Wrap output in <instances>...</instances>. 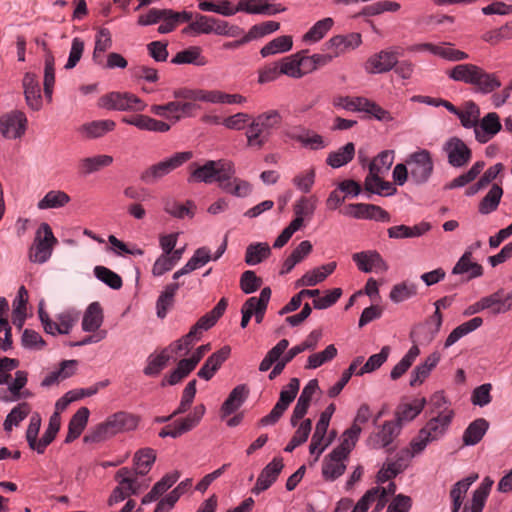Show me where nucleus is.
Instances as JSON below:
<instances>
[{
	"instance_id": "obj_1",
	"label": "nucleus",
	"mask_w": 512,
	"mask_h": 512,
	"mask_svg": "<svg viewBox=\"0 0 512 512\" xmlns=\"http://www.w3.org/2000/svg\"><path fill=\"white\" fill-rule=\"evenodd\" d=\"M190 179L206 184L218 183L221 189H232L231 192H245L251 189L247 181L235 177L234 165L226 159L206 161L191 172Z\"/></svg>"
},
{
	"instance_id": "obj_2",
	"label": "nucleus",
	"mask_w": 512,
	"mask_h": 512,
	"mask_svg": "<svg viewBox=\"0 0 512 512\" xmlns=\"http://www.w3.org/2000/svg\"><path fill=\"white\" fill-rule=\"evenodd\" d=\"M434 171L431 153L426 149H419L409 154L404 163L395 165L392 171L394 184L403 186L406 182L416 187L426 184Z\"/></svg>"
},
{
	"instance_id": "obj_3",
	"label": "nucleus",
	"mask_w": 512,
	"mask_h": 512,
	"mask_svg": "<svg viewBox=\"0 0 512 512\" xmlns=\"http://www.w3.org/2000/svg\"><path fill=\"white\" fill-rule=\"evenodd\" d=\"M394 162V151L384 150L381 151L373 160L369 163V173L365 178L364 192H397L394 186V181L390 182L386 180L391 166Z\"/></svg>"
},
{
	"instance_id": "obj_4",
	"label": "nucleus",
	"mask_w": 512,
	"mask_h": 512,
	"mask_svg": "<svg viewBox=\"0 0 512 512\" xmlns=\"http://www.w3.org/2000/svg\"><path fill=\"white\" fill-rule=\"evenodd\" d=\"M453 416L452 410L444 409L429 419L425 426L420 429L418 435L411 441V456L421 453L429 443L441 439L447 432Z\"/></svg>"
},
{
	"instance_id": "obj_5",
	"label": "nucleus",
	"mask_w": 512,
	"mask_h": 512,
	"mask_svg": "<svg viewBox=\"0 0 512 512\" xmlns=\"http://www.w3.org/2000/svg\"><path fill=\"white\" fill-rule=\"evenodd\" d=\"M137 425L138 419L136 416L127 412H117L108 417L105 422L97 425L90 433L85 435L84 441L86 443L101 442L116 435L117 433L133 430Z\"/></svg>"
},
{
	"instance_id": "obj_6",
	"label": "nucleus",
	"mask_w": 512,
	"mask_h": 512,
	"mask_svg": "<svg viewBox=\"0 0 512 512\" xmlns=\"http://www.w3.org/2000/svg\"><path fill=\"white\" fill-rule=\"evenodd\" d=\"M282 117L277 110H269L255 117L248 126L247 144L262 148L269 140L271 132L280 126Z\"/></svg>"
},
{
	"instance_id": "obj_7",
	"label": "nucleus",
	"mask_w": 512,
	"mask_h": 512,
	"mask_svg": "<svg viewBox=\"0 0 512 512\" xmlns=\"http://www.w3.org/2000/svg\"><path fill=\"white\" fill-rule=\"evenodd\" d=\"M289 346V341L287 339L280 340L272 349H270L263 360L259 365V370L261 372L268 371L273 365V369L268 375L270 380H274L277 376H279L286 365L291 362L298 354L299 349H295L292 347L285 354V350Z\"/></svg>"
},
{
	"instance_id": "obj_8",
	"label": "nucleus",
	"mask_w": 512,
	"mask_h": 512,
	"mask_svg": "<svg viewBox=\"0 0 512 512\" xmlns=\"http://www.w3.org/2000/svg\"><path fill=\"white\" fill-rule=\"evenodd\" d=\"M193 157L191 151L177 152L171 157L151 165L141 174V180L147 184L157 182L163 176L182 166Z\"/></svg>"
},
{
	"instance_id": "obj_9",
	"label": "nucleus",
	"mask_w": 512,
	"mask_h": 512,
	"mask_svg": "<svg viewBox=\"0 0 512 512\" xmlns=\"http://www.w3.org/2000/svg\"><path fill=\"white\" fill-rule=\"evenodd\" d=\"M56 243L57 239L54 237L51 227L47 223H42L30 249V260L35 263L46 262L50 258L53 246Z\"/></svg>"
},
{
	"instance_id": "obj_10",
	"label": "nucleus",
	"mask_w": 512,
	"mask_h": 512,
	"mask_svg": "<svg viewBox=\"0 0 512 512\" xmlns=\"http://www.w3.org/2000/svg\"><path fill=\"white\" fill-rule=\"evenodd\" d=\"M443 150L447 155L448 163L454 168L466 166L472 158L471 149L458 137L449 138L445 142Z\"/></svg>"
},
{
	"instance_id": "obj_11",
	"label": "nucleus",
	"mask_w": 512,
	"mask_h": 512,
	"mask_svg": "<svg viewBox=\"0 0 512 512\" xmlns=\"http://www.w3.org/2000/svg\"><path fill=\"white\" fill-rule=\"evenodd\" d=\"M27 118L20 110H14L0 118V132L4 138L17 139L24 135Z\"/></svg>"
},
{
	"instance_id": "obj_12",
	"label": "nucleus",
	"mask_w": 512,
	"mask_h": 512,
	"mask_svg": "<svg viewBox=\"0 0 512 512\" xmlns=\"http://www.w3.org/2000/svg\"><path fill=\"white\" fill-rule=\"evenodd\" d=\"M341 213L358 218V219H370V220H376L381 222H389L390 221V215L387 211L382 209L380 206L374 205V204H364V203H357V204H349L346 205L342 210Z\"/></svg>"
},
{
	"instance_id": "obj_13",
	"label": "nucleus",
	"mask_w": 512,
	"mask_h": 512,
	"mask_svg": "<svg viewBox=\"0 0 512 512\" xmlns=\"http://www.w3.org/2000/svg\"><path fill=\"white\" fill-rule=\"evenodd\" d=\"M353 261L358 269L362 272L369 273L371 271L386 272L388 265L382 256L375 250L362 251L352 255Z\"/></svg>"
},
{
	"instance_id": "obj_14",
	"label": "nucleus",
	"mask_w": 512,
	"mask_h": 512,
	"mask_svg": "<svg viewBox=\"0 0 512 512\" xmlns=\"http://www.w3.org/2000/svg\"><path fill=\"white\" fill-rule=\"evenodd\" d=\"M284 467L283 460L280 457L274 458L268 463L259 474L256 484L252 489L254 494H260L267 490L277 480Z\"/></svg>"
},
{
	"instance_id": "obj_15",
	"label": "nucleus",
	"mask_w": 512,
	"mask_h": 512,
	"mask_svg": "<svg viewBox=\"0 0 512 512\" xmlns=\"http://www.w3.org/2000/svg\"><path fill=\"white\" fill-rule=\"evenodd\" d=\"M502 128L500 118L497 113L490 112L479 120L475 127V139L485 144L489 142Z\"/></svg>"
},
{
	"instance_id": "obj_16",
	"label": "nucleus",
	"mask_w": 512,
	"mask_h": 512,
	"mask_svg": "<svg viewBox=\"0 0 512 512\" xmlns=\"http://www.w3.org/2000/svg\"><path fill=\"white\" fill-rule=\"evenodd\" d=\"M402 427L400 423L394 421H386L379 431L370 435L368 443L372 448H388L394 439L400 434Z\"/></svg>"
},
{
	"instance_id": "obj_17",
	"label": "nucleus",
	"mask_w": 512,
	"mask_h": 512,
	"mask_svg": "<svg viewBox=\"0 0 512 512\" xmlns=\"http://www.w3.org/2000/svg\"><path fill=\"white\" fill-rule=\"evenodd\" d=\"M22 85L27 106L33 111H39L42 108V96L36 75L30 72L25 73Z\"/></svg>"
},
{
	"instance_id": "obj_18",
	"label": "nucleus",
	"mask_w": 512,
	"mask_h": 512,
	"mask_svg": "<svg viewBox=\"0 0 512 512\" xmlns=\"http://www.w3.org/2000/svg\"><path fill=\"white\" fill-rule=\"evenodd\" d=\"M236 10L248 14L275 15L284 12L286 7L281 4L266 3L264 0H240Z\"/></svg>"
},
{
	"instance_id": "obj_19",
	"label": "nucleus",
	"mask_w": 512,
	"mask_h": 512,
	"mask_svg": "<svg viewBox=\"0 0 512 512\" xmlns=\"http://www.w3.org/2000/svg\"><path fill=\"white\" fill-rule=\"evenodd\" d=\"M362 43L361 34L350 33L347 35H336L327 41L324 46L326 50H334L331 56L337 57L347 50H353Z\"/></svg>"
},
{
	"instance_id": "obj_20",
	"label": "nucleus",
	"mask_w": 512,
	"mask_h": 512,
	"mask_svg": "<svg viewBox=\"0 0 512 512\" xmlns=\"http://www.w3.org/2000/svg\"><path fill=\"white\" fill-rule=\"evenodd\" d=\"M401 54L393 50H382L368 59V65L371 67V73H386L393 69L397 64V59Z\"/></svg>"
},
{
	"instance_id": "obj_21",
	"label": "nucleus",
	"mask_w": 512,
	"mask_h": 512,
	"mask_svg": "<svg viewBox=\"0 0 512 512\" xmlns=\"http://www.w3.org/2000/svg\"><path fill=\"white\" fill-rule=\"evenodd\" d=\"M230 352L231 348L229 346H223L220 350L210 355L198 371V377L207 381L210 380L228 359Z\"/></svg>"
},
{
	"instance_id": "obj_22",
	"label": "nucleus",
	"mask_w": 512,
	"mask_h": 512,
	"mask_svg": "<svg viewBox=\"0 0 512 512\" xmlns=\"http://www.w3.org/2000/svg\"><path fill=\"white\" fill-rule=\"evenodd\" d=\"M483 274V267L472 261V252L465 251L452 269V275H465L463 281L480 277Z\"/></svg>"
},
{
	"instance_id": "obj_23",
	"label": "nucleus",
	"mask_w": 512,
	"mask_h": 512,
	"mask_svg": "<svg viewBox=\"0 0 512 512\" xmlns=\"http://www.w3.org/2000/svg\"><path fill=\"white\" fill-rule=\"evenodd\" d=\"M347 456L341 454L334 455V450L324 458L322 464V474L326 480L334 481L340 477L346 469L344 461Z\"/></svg>"
},
{
	"instance_id": "obj_24",
	"label": "nucleus",
	"mask_w": 512,
	"mask_h": 512,
	"mask_svg": "<svg viewBox=\"0 0 512 512\" xmlns=\"http://www.w3.org/2000/svg\"><path fill=\"white\" fill-rule=\"evenodd\" d=\"M512 291L505 294L503 290L481 298L484 309H491L493 314L505 313L512 309Z\"/></svg>"
},
{
	"instance_id": "obj_25",
	"label": "nucleus",
	"mask_w": 512,
	"mask_h": 512,
	"mask_svg": "<svg viewBox=\"0 0 512 512\" xmlns=\"http://www.w3.org/2000/svg\"><path fill=\"white\" fill-rule=\"evenodd\" d=\"M163 209L166 213L177 219L193 218L196 211V205L193 201H177L173 198H166L163 202Z\"/></svg>"
},
{
	"instance_id": "obj_26",
	"label": "nucleus",
	"mask_w": 512,
	"mask_h": 512,
	"mask_svg": "<svg viewBox=\"0 0 512 512\" xmlns=\"http://www.w3.org/2000/svg\"><path fill=\"white\" fill-rule=\"evenodd\" d=\"M336 268L335 262H330L321 267L306 272L300 279L296 281L297 287L315 286L324 281L328 275L332 274Z\"/></svg>"
},
{
	"instance_id": "obj_27",
	"label": "nucleus",
	"mask_w": 512,
	"mask_h": 512,
	"mask_svg": "<svg viewBox=\"0 0 512 512\" xmlns=\"http://www.w3.org/2000/svg\"><path fill=\"white\" fill-rule=\"evenodd\" d=\"M180 288L179 283H170L165 286L156 301V314L160 319H164L175 302V295Z\"/></svg>"
},
{
	"instance_id": "obj_28",
	"label": "nucleus",
	"mask_w": 512,
	"mask_h": 512,
	"mask_svg": "<svg viewBox=\"0 0 512 512\" xmlns=\"http://www.w3.org/2000/svg\"><path fill=\"white\" fill-rule=\"evenodd\" d=\"M472 86L476 88L477 92L486 95L500 88L501 81L495 73H489L482 67H479L476 80L473 81Z\"/></svg>"
},
{
	"instance_id": "obj_29",
	"label": "nucleus",
	"mask_w": 512,
	"mask_h": 512,
	"mask_svg": "<svg viewBox=\"0 0 512 512\" xmlns=\"http://www.w3.org/2000/svg\"><path fill=\"white\" fill-rule=\"evenodd\" d=\"M431 229L428 222H421L412 227L406 225H396L390 227L387 232L390 238L403 239L420 237Z\"/></svg>"
},
{
	"instance_id": "obj_30",
	"label": "nucleus",
	"mask_w": 512,
	"mask_h": 512,
	"mask_svg": "<svg viewBox=\"0 0 512 512\" xmlns=\"http://www.w3.org/2000/svg\"><path fill=\"white\" fill-rule=\"evenodd\" d=\"M425 403L426 400L424 398H417L410 403L400 404L396 410L395 421L402 426L404 422L413 420L421 413Z\"/></svg>"
},
{
	"instance_id": "obj_31",
	"label": "nucleus",
	"mask_w": 512,
	"mask_h": 512,
	"mask_svg": "<svg viewBox=\"0 0 512 512\" xmlns=\"http://www.w3.org/2000/svg\"><path fill=\"white\" fill-rule=\"evenodd\" d=\"M89 414L88 408L81 407L72 416L68 425V433L65 439L66 443H71L81 435L88 422Z\"/></svg>"
},
{
	"instance_id": "obj_32",
	"label": "nucleus",
	"mask_w": 512,
	"mask_h": 512,
	"mask_svg": "<svg viewBox=\"0 0 512 512\" xmlns=\"http://www.w3.org/2000/svg\"><path fill=\"white\" fill-rule=\"evenodd\" d=\"M488 427L489 423L484 418H478L471 422L463 433V444L472 446L479 443L487 432Z\"/></svg>"
},
{
	"instance_id": "obj_33",
	"label": "nucleus",
	"mask_w": 512,
	"mask_h": 512,
	"mask_svg": "<svg viewBox=\"0 0 512 512\" xmlns=\"http://www.w3.org/2000/svg\"><path fill=\"white\" fill-rule=\"evenodd\" d=\"M248 394L249 390L246 385L236 386L222 404L221 411L224 416L234 413L244 403Z\"/></svg>"
},
{
	"instance_id": "obj_34",
	"label": "nucleus",
	"mask_w": 512,
	"mask_h": 512,
	"mask_svg": "<svg viewBox=\"0 0 512 512\" xmlns=\"http://www.w3.org/2000/svg\"><path fill=\"white\" fill-rule=\"evenodd\" d=\"M355 156V145L352 142L346 143L336 151L328 154L326 163L332 168H340L348 164Z\"/></svg>"
},
{
	"instance_id": "obj_35",
	"label": "nucleus",
	"mask_w": 512,
	"mask_h": 512,
	"mask_svg": "<svg viewBox=\"0 0 512 512\" xmlns=\"http://www.w3.org/2000/svg\"><path fill=\"white\" fill-rule=\"evenodd\" d=\"M99 106L108 110H129V93L110 92L106 95H103L99 99Z\"/></svg>"
},
{
	"instance_id": "obj_36",
	"label": "nucleus",
	"mask_w": 512,
	"mask_h": 512,
	"mask_svg": "<svg viewBox=\"0 0 512 512\" xmlns=\"http://www.w3.org/2000/svg\"><path fill=\"white\" fill-rule=\"evenodd\" d=\"M103 322V312L98 302L91 303L84 313L82 328L86 332H95Z\"/></svg>"
},
{
	"instance_id": "obj_37",
	"label": "nucleus",
	"mask_w": 512,
	"mask_h": 512,
	"mask_svg": "<svg viewBox=\"0 0 512 512\" xmlns=\"http://www.w3.org/2000/svg\"><path fill=\"white\" fill-rule=\"evenodd\" d=\"M116 124L113 120H97L90 123L83 124L79 131L87 138L94 139L105 135L106 133L114 130Z\"/></svg>"
},
{
	"instance_id": "obj_38",
	"label": "nucleus",
	"mask_w": 512,
	"mask_h": 512,
	"mask_svg": "<svg viewBox=\"0 0 512 512\" xmlns=\"http://www.w3.org/2000/svg\"><path fill=\"white\" fill-rule=\"evenodd\" d=\"M480 66L471 63L458 64L448 71L450 79L472 85Z\"/></svg>"
},
{
	"instance_id": "obj_39",
	"label": "nucleus",
	"mask_w": 512,
	"mask_h": 512,
	"mask_svg": "<svg viewBox=\"0 0 512 512\" xmlns=\"http://www.w3.org/2000/svg\"><path fill=\"white\" fill-rule=\"evenodd\" d=\"M112 162L113 158L109 155L87 157L80 161L78 171L81 175H88L109 166Z\"/></svg>"
},
{
	"instance_id": "obj_40",
	"label": "nucleus",
	"mask_w": 512,
	"mask_h": 512,
	"mask_svg": "<svg viewBox=\"0 0 512 512\" xmlns=\"http://www.w3.org/2000/svg\"><path fill=\"white\" fill-rule=\"evenodd\" d=\"M440 360V354L437 352L432 353L427 357L425 362L418 365L412 372L410 385L417 386L421 384L430 374L431 370L436 367Z\"/></svg>"
},
{
	"instance_id": "obj_41",
	"label": "nucleus",
	"mask_w": 512,
	"mask_h": 512,
	"mask_svg": "<svg viewBox=\"0 0 512 512\" xmlns=\"http://www.w3.org/2000/svg\"><path fill=\"white\" fill-rule=\"evenodd\" d=\"M180 473L175 471L171 474L165 475L160 481H158L151 491L146 494L142 499V504H148L155 501L161 496L166 490H168L176 481L179 479Z\"/></svg>"
},
{
	"instance_id": "obj_42",
	"label": "nucleus",
	"mask_w": 512,
	"mask_h": 512,
	"mask_svg": "<svg viewBox=\"0 0 512 512\" xmlns=\"http://www.w3.org/2000/svg\"><path fill=\"white\" fill-rule=\"evenodd\" d=\"M201 48L199 46H190L189 48L178 52L171 60L173 64H194L197 66H204L207 61L201 55Z\"/></svg>"
},
{
	"instance_id": "obj_43",
	"label": "nucleus",
	"mask_w": 512,
	"mask_h": 512,
	"mask_svg": "<svg viewBox=\"0 0 512 512\" xmlns=\"http://www.w3.org/2000/svg\"><path fill=\"white\" fill-rule=\"evenodd\" d=\"M484 167H485L484 161L475 162L467 172L457 176L452 181L447 183L444 186V189L452 190V189L464 187L468 183L474 181L476 179V177L482 172Z\"/></svg>"
},
{
	"instance_id": "obj_44",
	"label": "nucleus",
	"mask_w": 512,
	"mask_h": 512,
	"mask_svg": "<svg viewBox=\"0 0 512 512\" xmlns=\"http://www.w3.org/2000/svg\"><path fill=\"white\" fill-rule=\"evenodd\" d=\"M312 250V244L308 240L302 241L286 258L283 263V267L280 271V274L289 273L294 266L301 262Z\"/></svg>"
},
{
	"instance_id": "obj_45",
	"label": "nucleus",
	"mask_w": 512,
	"mask_h": 512,
	"mask_svg": "<svg viewBox=\"0 0 512 512\" xmlns=\"http://www.w3.org/2000/svg\"><path fill=\"white\" fill-rule=\"evenodd\" d=\"M281 75H287L292 78H301L304 75L302 70V59L299 54H294L281 59L278 62Z\"/></svg>"
},
{
	"instance_id": "obj_46",
	"label": "nucleus",
	"mask_w": 512,
	"mask_h": 512,
	"mask_svg": "<svg viewBox=\"0 0 512 512\" xmlns=\"http://www.w3.org/2000/svg\"><path fill=\"white\" fill-rule=\"evenodd\" d=\"M457 117L464 128H473L475 130L479 122L480 108L474 101H467L464 105V110H459Z\"/></svg>"
},
{
	"instance_id": "obj_47",
	"label": "nucleus",
	"mask_w": 512,
	"mask_h": 512,
	"mask_svg": "<svg viewBox=\"0 0 512 512\" xmlns=\"http://www.w3.org/2000/svg\"><path fill=\"white\" fill-rule=\"evenodd\" d=\"M293 40L291 36L282 35L274 38L264 47L261 48L260 54L262 57H268L270 55L284 53L292 48Z\"/></svg>"
},
{
	"instance_id": "obj_48",
	"label": "nucleus",
	"mask_w": 512,
	"mask_h": 512,
	"mask_svg": "<svg viewBox=\"0 0 512 512\" xmlns=\"http://www.w3.org/2000/svg\"><path fill=\"white\" fill-rule=\"evenodd\" d=\"M483 324L481 317H474L471 320L457 326L447 337L445 347L455 344L460 338L476 330Z\"/></svg>"
},
{
	"instance_id": "obj_49",
	"label": "nucleus",
	"mask_w": 512,
	"mask_h": 512,
	"mask_svg": "<svg viewBox=\"0 0 512 512\" xmlns=\"http://www.w3.org/2000/svg\"><path fill=\"white\" fill-rule=\"evenodd\" d=\"M155 459V451L151 448H144L137 451L134 456V464L136 466L135 474L146 475L150 471Z\"/></svg>"
},
{
	"instance_id": "obj_50",
	"label": "nucleus",
	"mask_w": 512,
	"mask_h": 512,
	"mask_svg": "<svg viewBox=\"0 0 512 512\" xmlns=\"http://www.w3.org/2000/svg\"><path fill=\"white\" fill-rule=\"evenodd\" d=\"M61 425V419L59 412H55L52 414L49 420L48 428L45 433L38 441V453L43 454L48 445L52 443L55 439Z\"/></svg>"
},
{
	"instance_id": "obj_51",
	"label": "nucleus",
	"mask_w": 512,
	"mask_h": 512,
	"mask_svg": "<svg viewBox=\"0 0 512 512\" xmlns=\"http://www.w3.org/2000/svg\"><path fill=\"white\" fill-rule=\"evenodd\" d=\"M168 350V348H165L158 355L151 354L147 358V365L143 371L145 375L156 376L166 367L170 360Z\"/></svg>"
},
{
	"instance_id": "obj_52",
	"label": "nucleus",
	"mask_w": 512,
	"mask_h": 512,
	"mask_svg": "<svg viewBox=\"0 0 512 512\" xmlns=\"http://www.w3.org/2000/svg\"><path fill=\"white\" fill-rule=\"evenodd\" d=\"M362 428L351 426L342 435L341 444L334 449V455L341 454L342 456H349L351 450L355 446Z\"/></svg>"
},
{
	"instance_id": "obj_53",
	"label": "nucleus",
	"mask_w": 512,
	"mask_h": 512,
	"mask_svg": "<svg viewBox=\"0 0 512 512\" xmlns=\"http://www.w3.org/2000/svg\"><path fill=\"white\" fill-rule=\"evenodd\" d=\"M271 249L267 243L250 244L246 249L245 262L248 265H256L269 257Z\"/></svg>"
},
{
	"instance_id": "obj_54",
	"label": "nucleus",
	"mask_w": 512,
	"mask_h": 512,
	"mask_svg": "<svg viewBox=\"0 0 512 512\" xmlns=\"http://www.w3.org/2000/svg\"><path fill=\"white\" fill-rule=\"evenodd\" d=\"M318 389V381L316 379L310 380L307 385L303 388L300 397L298 398V401L296 403V406L294 409L297 412V415L299 414H306L307 410L310 406L311 399L314 395V393Z\"/></svg>"
},
{
	"instance_id": "obj_55",
	"label": "nucleus",
	"mask_w": 512,
	"mask_h": 512,
	"mask_svg": "<svg viewBox=\"0 0 512 512\" xmlns=\"http://www.w3.org/2000/svg\"><path fill=\"white\" fill-rule=\"evenodd\" d=\"M194 368L185 360L182 359L178 362L177 367L170 373L167 374L162 380L161 385H176L186 378Z\"/></svg>"
},
{
	"instance_id": "obj_56",
	"label": "nucleus",
	"mask_w": 512,
	"mask_h": 512,
	"mask_svg": "<svg viewBox=\"0 0 512 512\" xmlns=\"http://www.w3.org/2000/svg\"><path fill=\"white\" fill-rule=\"evenodd\" d=\"M30 413V406L26 402H22L14 407L7 415L4 422V430L9 432L13 426H18Z\"/></svg>"
},
{
	"instance_id": "obj_57",
	"label": "nucleus",
	"mask_w": 512,
	"mask_h": 512,
	"mask_svg": "<svg viewBox=\"0 0 512 512\" xmlns=\"http://www.w3.org/2000/svg\"><path fill=\"white\" fill-rule=\"evenodd\" d=\"M337 355V349L335 345H328L323 351L311 354L308 357L306 369H316L324 363L331 361Z\"/></svg>"
},
{
	"instance_id": "obj_58",
	"label": "nucleus",
	"mask_w": 512,
	"mask_h": 512,
	"mask_svg": "<svg viewBox=\"0 0 512 512\" xmlns=\"http://www.w3.org/2000/svg\"><path fill=\"white\" fill-rule=\"evenodd\" d=\"M482 40L490 45H497L505 39L512 38V22L506 23L505 25L486 31L482 35Z\"/></svg>"
},
{
	"instance_id": "obj_59",
	"label": "nucleus",
	"mask_w": 512,
	"mask_h": 512,
	"mask_svg": "<svg viewBox=\"0 0 512 512\" xmlns=\"http://www.w3.org/2000/svg\"><path fill=\"white\" fill-rule=\"evenodd\" d=\"M312 428V421L310 419H305L299 425L298 429L294 433L290 442L285 447L284 451L292 452L296 447L305 443L309 437Z\"/></svg>"
},
{
	"instance_id": "obj_60",
	"label": "nucleus",
	"mask_w": 512,
	"mask_h": 512,
	"mask_svg": "<svg viewBox=\"0 0 512 512\" xmlns=\"http://www.w3.org/2000/svg\"><path fill=\"white\" fill-rule=\"evenodd\" d=\"M333 24L334 21L330 17L317 21L304 35V40L312 42H317L321 40L326 35V33L332 28Z\"/></svg>"
},
{
	"instance_id": "obj_61",
	"label": "nucleus",
	"mask_w": 512,
	"mask_h": 512,
	"mask_svg": "<svg viewBox=\"0 0 512 512\" xmlns=\"http://www.w3.org/2000/svg\"><path fill=\"white\" fill-rule=\"evenodd\" d=\"M55 83L54 56L51 51L45 57L44 67V94L51 100Z\"/></svg>"
},
{
	"instance_id": "obj_62",
	"label": "nucleus",
	"mask_w": 512,
	"mask_h": 512,
	"mask_svg": "<svg viewBox=\"0 0 512 512\" xmlns=\"http://www.w3.org/2000/svg\"><path fill=\"white\" fill-rule=\"evenodd\" d=\"M390 353V347L384 346L377 354L370 356L367 362L358 370L357 375L361 376L365 373H370L382 366L386 362Z\"/></svg>"
},
{
	"instance_id": "obj_63",
	"label": "nucleus",
	"mask_w": 512,
	"mask_h": 512,
	"mask_svg": "<svg viewBox=\"0 0 512 512\" xmlns=\"http://www.w3.org/2000/svg\"><path fill=\"white\" fill-rule=\"evenodd\" d=\"M333 58L334 56H331V54H313L312 56L301 57L304 74L313 72L319 67L327 65Z\"/></svg>"
},
{
	"instance_id": "obj_64",
	"label": "nucleus",
	"mask_w": 512,
	"mask_h": 512,
	"mask_svg": "<svg viewBox=\"0 0 512 512\" xmlns=\"http://www.w3.org/2000/svg\"><path fill=\"white\" fill-rule=\"evenodd\" d=\"M94 274L99 280L104 282L112 289L117 290L122 287L123 282L121 277L117 273L104 266H96L94 268Z\"/></svg>"
}]
</instances>
